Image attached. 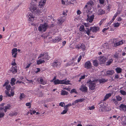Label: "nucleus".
Masks as SVG:
<instances>
[{"mask_svg": "<svg viewBox=\"0 0 126 126\" xmlns=\"http://www.w3.org/2000/svg\"><path fill=\"white\" fill-rule=\"evenodd\" d=\"M30 9L33 13L32 14L31 13H29L27 16L29 17L28 20L30 21H33L34 18V15L35 14L39 13L40 11L38 9L37 6L33 3H32L30 5Z\"/></svg>", "mask_w": 126, "mask_h": 126, "instance_id": "1", "label": "nucleus"}, {"mask_svg": "<svg viewBox=\"0 0 126 126\" xmlns=\"http://www.w3.org/2000/svg\"><path fill=\"white\" fill-rule=\"evenodd\" d=\"M99 28L97 27H91L89 29L88 28H86V30L85 32H86V33L90 36L91 31L93 32H96L99 31Z\"/></svg>", "mask_w": 126, "mask_h": 126, "instance_id": "2", "label": "nucleus"}, {"mask_svg": "<svg viewBox=\"0 0 126 126\" xmlns=\"http://www.w3.org/2000/svg\"><path fill=\"white\" fill-rule=\"evenodd\" d=\"M49 27L47 24L45 23L44 24H41L38 27V30L40 32H45Z\"/></svg>", "mask_w": 126, "mask_h": 126, "instance_id": "3", "label": "nucleus"}, {"mask_svg": "<svg viewBox=\"0 0 126 126\" xmlns=\"http://www.w3.org/2000/svg\"><path fill=\"white\" fill-rule=\"evenodd\" d=\"M86 83L88 84L90 90H93L95 89L96 86V83L94 81H92L91 80L87 81Z\"/></svg>", "mask_w": 126, "mask_h": 126, "instance_id": "4", "label": "nucleus"}, {"mask_svg": "<svg viewBox=\"0 0 126 126\" xmlns=\"http://www.w3.org/2000/svg\"><path fill=\"white\" fill-rule=\"evenodd\" d=\"M84 67L87 69H88L91 68L92 65L90 61H88L86 62L84 64Z\"/></svg>", "mask_w": 126, "mask_h": 126, "instance_id": "5", "label": "nucleus"}, {"mask_svg": "<svg viewBox=\"0 0 126 126\" xmlns=\"http://www.w3.org/2000/svg\"><path fill=\"white\" fill-rule=\"evenodd\" d=\"M100 62L101 63H103L107 60L106 57L104 56H100L99 58Z\"/></svg>", "mask_w": 126, "mask_h": 126, "instance_id": "6", "label": "nucleus"}, {"mask_svg": "<svg viewBox=\"0 0 126 126\" xmlns=\"http://www.w3.org/2000/svg\"><path fill=\"white\" fill-rule=\"evenodd\" d=\"M79 90L82 92L84 93H86L87 91V88L84 85H82L81 86Z\"/></svg>", "mask_w": 126, "mask_h": 126, "instance_id": "7", "label": "nucleus"}, {"mask_svg": "<svg viewBox=\"0 0 126 126\" xmlns=\"http://www.w3.org/2000/svg\"><path fill=\"white\" fill-rule=\"evenodd\" d=\"M87 20L89 22H92L93 21L94 17V15H92L91 16H90L88 15H87Z\"/></svg>", "mask_w": 126, "mask_h": 126, "instance_id": "8", "label": "nucleus"}, {"mask_svg": "<svg viewBox=\"0 0 126 126\" xmlns=\"http://www.w3.org/2000/svg\"><path fill=\"white\" fill-rule=\"evenodd\" d=\"M46 1V0H41L39 2V7L41 8H43L45 5Z\"/></svg>", "mask_w": 126, "mask_h": 126, "instance_id": "9", "label": "nucleus"}, {"mask_svg": "<svg viewBox=\"0 0 126 126\" xmlns=\"http://www.w3.org/2000/svg\"><path fill=\"white\" fill-rule=\"evenodd\" d=\"M84 99H85L83 98L78 99L74 102L72 103V105H75L76 103H77L79 102H82Z\"/></svg>", "mask_w": 126, "mask_h": 126, "instance_id": "10", "label": "nucleus"}, {"mask_svg": "<svg viewBox=\"0 0 126 126\" xmlns=\"http://www.w3.org/2000/svg\"><path fill=\"white\" fill-rule=\"evenodd\" d=\"M119 107L121 110H123L124 112L126 111V105L123 104H121Z\"/></svg>", "mask_w": 126, "mask_h": 126, "instance_id": "11", "label": "nucleus"}, {"mask_svg": "<svg viewBox=\"0 0 126 126\" xmlns=\"http://www.w3.org/2000/svg\"><path fill=\"white\" fill-rule=\"evenodd\" d=\"M113 46L115 47L120 45H121L123 44V43L122 40L118 42H117L115 43L114 42H113Z\"/></svg>", "mask_w": 126, "mask_h": 126, "instance_id": "12", "label": "nucleus"}, {"mask_svg": "<svg viewBox=\"0 0 126 126\" xmlns=\"http://www.w3.org/2000/svg\"><path fill=\"white\" fill-rule=\"evenodd\" d=\"M62 80H60L58 79H57L54 80L53 82L55 85H57L59 84H62Z\"/></svg>", "mask_w": 126, "mask_h": 126, "instance_id": "13", "label": "nucleus"}, {"mask_svg": "<svg viewBox=\"0 0 126 126\" xmlns=\"http://www.w3.org/2000/svg\"><path fill=\"white\" fill-rule=\"evenodd\" d=\"M114 73V72L113 70H108L106 72L107 75L108 76L112 75Z\"/></svg>", "mask_w": 126, "mask_h": 126, "instance_id": "14", "label": "nucleus"}, {"mask_svg": "<svg viewBox=\"0 0 126 126\" xmlns=\"http://www.w3.org/2000/svg\"><path fill=\"white\" fill-rule=\"evenodd\" d=\"M97 13L98 15H102L105 13V11L103 10L100 9L98 10Z\"/></svg>", "mask_w": 126, "mask_h": 126, "instance_id": "15", "label": "nucleus"}, {"mask_svg": "<svg viewBox=\"0 0 126 126\" xmlns=\"http://www.w3.org/2000/svg\"><path fill=\"white\" fill-rule=\"evenodd\" d=\"M61 40V38L59 37H56L53 40V42L54 43L57 42L58 43L60 42Z\"/></svg>", "mask_w": 126, "mask_h": 126, "instance_id": "16", "label": "nucleus"}, {"mask_svg": "<svg viewBox=\"0 0 126 126\" xmlns=\"http://www.w3.org/2000/svg\"><path fill=\"white\" fill-rule=\"evenodd\" d=\"M58 61L57 60H55L54 61L53 63H52V66L54 67H57L58 65Z\"/></svg>", "mask_w": 126, "mask_h": 126, "instance_id": "17", "label": "nucleus"}, {"mask_svg": "<svg viewBox=\"0 0 126 126\" xmlns=\"http://www.w3.org/2000/svg\"><path fill=\"white\" fill-rule=\"evenodd\" d=\"M12 70H11L10 71H12L13 74H15L17 72V69H16V66L14 67L12 66Z\"/></svg>", "mask_w": 126, "mask_h": 126, "instance_id": "18", "label": "nucleus"}, {"mask_svg": "<svg viewBox=\"0 0 126 126\" xmlns=\"http://www.w3.org/2000/svg\"><path fill=\"white\" fill-rule=\"evenodd\" d=\"M86 30V28L85 29H85L84 28V26L83 25H82L79 28V30L81 32H84V33H86V32H85V31Z\"/></svg>", "mask_w": 126, "mask_h": 126, "instance_id": "19", "label": "nucleus"}, {"mask_svg": "<svg viewBox=\"0 0 126 126\" xmlns=\"http://www.w3.org/2000/svg\"><path fill=\"white\" fill-rule=\"evenodd\" d=\"M62 84H65L66 85L70 84L69 83L70 81L68 80L65 81L64 80H62Z\"/></svg>", "mask_w": 126, "mask_h": 126, "instance_id": "20", "label": "nucleus"}, {"mask_svg": "<svg viewBox=\"0 0 126 126\" xmlns=\"http://www.w3.org/2000/svg\"><path fill=\"white\" fill-rule=\"evenodd\" d=\"M49 56L48 53H44V57L43 59H47L48 60L49 58Z\"/></svg>", "mask_w": 126, "mask_h": 126, "instance_id": "21", "label": "nucleus"}, {"mask_svg": "<svg viewBox=\"0 0 126 126\" xmlns=\"http://www.w3.org/2000/svg\"><path fill=\"white\" fill-rule=\"evenodd\" d=\"M98 105L100 106V108H104L106 106V104L105 103L101 102L98 104Z\"/></svg>", "mask_w": 126, "mask_h": 126, "instance_id": "22", "label": "nucleus"}, {"mask_svg": "<svg viewBox=\"0 0 126 126\" xmlns=\"http://www.w3.org/2000/svg\"><path fill=\"white\" fill-rule=\"evenodd\" d=\"M87 4L88 5L89 8H90L93 6L94 5V3L92 1H90L87 2Z\"/></svg>", "mask_w": 126, "mask_h": 126, "instance_id": "23", "label": "nucleus"}, {"mask_svg": "<svg viewBox=\"0 0 126 126\" xmlns=\"http://www.w3.org/2000/svg\"><path fill=\"white\" fill-rule=\"evenodd\" d=\"M16 79L14 78H12L11 80L10 83L12 86H13L15 84V82L16 81Z\"/></svg>", "mask_w": 126, "mask_h": 126, "instance_id": "24", "label": "nucleus"}, {"mask_svg": "<svg viewBox=\"0 0 126 126\" xmlns=\"http://www.w3.org/2000/svg\"><path fill=\"white\" fill-rule=\"evenodd\" d=\"M45 62V61L44 60L40 59L37 61V64L39 65L42 64V63L44 62Z\"/></svg>", "mask_w": 126, "mask_h": 126, "instance_id": "25", "label": "nucleus"}, {"mask_svg": "<svg viewBox=\"0 0 126 126\" xmlns=\"http://www.w3.org/2000/svg\"><path fill=\"white\" fill-rule=\"evenodd\" d=\"M117 73H119L122 72V69L120 67H118L115 69Z\"/></svg>", "mask_w": 126, "mask_h": 126, "instance_id": "26", "label": "nucleus"}, {"mask_svg": "<svg viewBox=\"0 0 126 126\" xmlns=\"http://www.w3.org/2000/svg\"><path fill=\"white\" fill-rule=\"evenodd\" d=\"M93 63L94 66H97L98 65V61L97 60H94L93 61Z\"/></svg>", "mask_w": 126, "mask_h": 126, "instance_id": "27", "label": "nucleus"}, {"mask_svg": "<svg viewBox=\"0 0 126 126\" xmlns=\"http://www.w3.org/2000/svg\"><path fill=\"white\" fill-rule=\"evenodd\" d=\"M17 50L16 48H14L13 49L12 51V55H13L14 53H17Z\"/></svg>", "mask_w": 126, "mask_h": 126, "instance_id": "28", "label": "nucleus"}, {"mask_svg": "<svg viewBox=\"0 0 126 126\" xmlns=\"http://www.w3.org/2000/svg\"><path fill=\"white\" fill-rule=\"evenodd\" d=\"M112 62L113 60L112 59H110L107 62L106 65H110L112 63Z\"/></svg>", "mask_w": 126, "mask_h": 126, "instance_id": "29", "label": "nucleus"}, {"mask_svg": "<svg viewBox=\"0 0 126 126\" xmlns=\"http://www.w3.org/2000/svg\"><path fill=\"white\" fill-rule=\"evenodd\" d=\"M111 95V94L110 93L108 94H107L105 96V98L104 99V101H105L106 100L108 99L110 97Z\"/></svg>", "mask_w": 126, "mask_h": 126, "instance_id": "30", "label": "nucleus"}, {"mask_svg": "<svg viewBox=\"0 0 126 126\" xmlns=\"http://www.w3.org/2000/svg\"><path fill=\"white\" fill-rule=\"evenodd\" d=\"M68 92L62 90L61 91V95H67Z\"/></svg>", "mask_w": 126, "mask_h": 126, "instance_id": "31", "label": "nucleus"}, {"mask_svg": "<svg viewBox=\"0 0 126 126\" xmlns=\"http://www.w3.org/2000/svg\"><path fill=\"white\" fill-rule=\"evenodd\" d=\"M17 112H13L11 113H10L9 114V115L11 117L13 116H16L17 115Z\"/></svg>", "mask_w": 126, "mask_h": 126, "instance_id": "32", "label": "nucleus"}, {"mask_svg": "<svg viewBox=\"0 0 126 126\" xmlns=\"http://www.w3.org/2000/svg\"><path fill=\"white\" fill-rule=\"evenodd\" d=\"M99 82L100 83H103L107 81V80L105 79H100L99 80Z\"/></svg>", "mask_w": 126, "mask_h": 126, "instance_id": "33", "label": "nucleus"}, {"mask_svg": "<svg viewBox=\"0 0 126 126\" xmlns=\"http://www.w3.org/2000/svg\"><path fill=\"white\" fill-rule=\"evenodd\" d=\"M64 19L62 18H60L58 20V21L59 22V24L60 25H61L64 22Z\"/></svg>", "mask_w": 126, "mask_h": 126, "instance_id": "34", "label": "nucleus"}, {"mask_svg": "<svg viewBox=\"0 0 126 126\" xmlns=\"http://www.w3.org/2000/svg\"><path fill=\"white\" fill-rule=\"evenodd\" d=\"M25 95L23 93H21L19 97V98L20 100H22V99L25 97Z\"/></svg>", "mask_w": 126, "mask_h": 126, "instance_id": "35", "label": "nucleus"}, {"mask_svg": "<svg viewBox=\"0 0 126 126\" xmlns=\"http://www.w3.org/2000/svg\"><path fill=\"white\" fill-rule=\"evenodd\" d=\"M14 88H11V91L10 92L11 95L12 96H13L14 94Z\"/></svg>", "mask_w": 126, "mask_h": 126, "instance_id": "36", "label": "nucleus"}, {"mask_svg": "<svg viewBox=\"0 0 126 126\" xmlns=\"http://www.w3.org/2000/svg\"><path fill=\"white\" fill-rule=\"evenodd\" d=\"M71 106V103H70L69 104H68L66 105L65 106H64V109H67V110H68V109H67V108L69 107V106Z\"/></svg>", "mask_w": 126, "mask_h": 126, "instance_id": "37", "label": "nucleus"}, {"mask_svg": "<svg viewBox=\"0 0 126 126\" xmlns=\"http://www.w3.org/2000/svg\"><path fill=\"white\" fill-rule=\"evenodd\" d=\"M113 25L114 27H117L119 26L120 24L118 22H117L114 24Z\"/></svg>", "mask_w": 126, "mask_h": 126, "instance_id": "38", "label": "nucleus"}, {"mask_svg": "<svg viewBox=\"0 0 126 126\" xmlns=\"http://www.w3.org/2000/svg\"><path fill=\"white\" fill-rule=\"evenodd\" d=\"M9 83V81L8 80H6V81L5 82L4 84L3 85V87H4L5 86H6L8 85Z\"/></svg>", "mask_w": 126, "mask_h": 126, "instance_id": "39", "label": "nucleus"}, {"mask_svg": "<svg viewBox=\"0 0 126 126\" xmlns=\"http://www.w3.org/2000/svg\"><path fill=\"white\" fill-rule=\"evenodd\" d=\"M120 92L123 95H125L126 94V92L124 90H120Z\"/></svg>", "mask_w": 126, "mask_h": 126, "instance_id": "40", "label": "nucleus"}, {"mask_svg": "<svg viewBox=\"0 0 126 126\" xmlns=\"http://www.w3.org/2000/svg\"><path fill=\"white\" fill-rule=\"evenodd\" d=\"M40 83L42 84H46V82L45 81H43V80L42 79H41L40 80Z\"/></svg>", "mask_w": 126, "mask_h": 126, "instance_id": "41", "label": "nucleus"}, {"mask_svg": "<svg viewBox=\"0 0 126 126\" xmlns=\"http://www.w3.org/2000/svg\"><path fill=\"white\" fill-rule=\"evenodd\" d=\"M75 93L76 94L77 93L76 91V89H73L71 90L70 91V93Z\"/></svg>", "mask_w": 126, "mask_h": 126, "instance_id": "42", "label": "nucleus"}, {"mask_svg": "<svg viewBox=\"0 0 126 126\" xmlns=\"http://www.w3.org/2000/svg\"><path fill=\"white\" fill-rule=\"evenodd\" d=\"M11 88V86L10 85H9L8 86H6V88L7 90L8 91H9Z\"/></svg>", "mask_w": 126, "mask_h": 126, "instance_id": "43", "label": "nucleus"}, {"mask_svg": "<svg viewBox=\"0 0 126 126\" xmlns=\"http://www.w3.org/2000/svg\"><path fill=\"white\" fill-rule=\"evenodd\" d=\"M68 110H67V109H65L62 112L61 114H65L66 113L67 111H68Z\"/></svg>", "mask_w": 126, "mask_h": 126, "instance_id": "44", "label": "nucleus"}, {"mask_svg": "<svg viewBox=\"0 0 126 126\" xmlns=\"http://www.w3.org/2000/svg\"><path fill=\"white\" fill-rule=\"evenodd\" d=\"M11 106L9 104L7 105V106L5 107V108L6 109H10Z\"/></svg>", "mask_w": 126, "mask_h": 126, "instance_id": "45", "label": "nucleus"}, {"mask_svg": "<svg viewBox=\"0 0 126 126\" xmlns=\"http://www.w3.org/2000/svg\"><path fill=\"white\" fill-rule=\"evenodd\" d=\"M9 91H5V93L6 94H7L8 96L9 97H11V95L10 94H9Z\"/></svg>", "mask_w": 126, "mask_h": 126, "instance_id": "46", "label": "nucleus"}, {"mask_svg": "<svg viewBox=\"0 0 126 126\" xmlns=\"http://www.w3.org/2000/svg\"><path fill=\"white\" fill-rule=\"evenodd\" d=\"M116 98L117 100L119 101H120L122 99V97L119 96H116Z\"/></svg>", "mask_w": 126, "mask_h": 126, "instance_id": "47", "label": "nucleus"}, {"mask_svg": "<svg viewBox=\"0 0 126 126\" xmlns=\"http://www.w3.org/2000/svg\"><path fill=\"white\" fill-rule=\"evenodd\" d=\"M59 105L62 107H63L65 106V104L63 102H61L59 103Z\"/></svg>", "mask_w": 126, "mask_h": 126, "instance_id": "48", "label": "nucleus"}, {"mask_svg": "<svg viewBox=\"0 0 126 126\" xmlns=\"http://www.w3.org/2000/svg\"><path fill=\"white\" fill-rule=\"evenodd\" d=\"M80 48L82 49L83 50H84L85 48V45H84L81 44L80 46Z\"/></svg>", "mask_w": 126, "mask_h": 126, "instance_id": "49", "label": "nucleus"}, {"mask_svg": "<svg viewBox=\"0 0 126 126\" xmlns=\"http://www.w3.org/2000/svg\"><path fill=\"white\" fill-rule=\"evenodd\" d=\"M89 108V109L90 110H92L95 108V107L94 106H92L91 107H88Z\"/></svg>", "mask_w": 126, "mask_h": 126, "instance_id": "50", "label": "nucleus"}, {"mask_svg": "<svg viewBox=\"0 0 126 126\" xmlns=\"http://www.w3.org/2000/svg\"><path fill=\"white\" fill-rule=\"evenodd\" d=\"M26 105L27 106H29V108H30L31 107V104L29 102L27 103H26Z\"/></svg>", "mask_w": 126, "mask_h": 126, "instance_id": "51", "label": "nucleus"}, {"mask_svg": "<svg viewBox=\"0 0 126 126\" xmlns=\"http://www.w3.org/2000/svg\"><path fill=\"white\" fill-rule=\"evenodd\" d=\"M125 120L123 122V124L124 125L126 126V116L125 117Z\"/></svg>", "mask_w": 126, "mask_h": 126, "instance_id": "52", "label": "nucleus"}, {"mask_svg": "<svg viewBox=\"0 0 126 126\" xmlns=\"http://www.w3.org/2000/svg\"><path fill=\"white\" fill-rule=\"evenodd\" d=\"M4 113H0V118L3 117L4 115Z\"/></svg>", "mask_w": 126, "mask_h": 126, "instance_id": "53", "label": "nucleus"}, {"mask_svg": "<svg viewBox=\"0 0 126 126\" xmlns=\"http://www.w3.org/2000/svg\"><path fill=\"white\" fill-rule=\"evenodd\" d=\"M84 25L86 27H89L90 25L89 23H84Z\"/></svg>", "mask_w": 126, "mask_h": 126, "instance_id": "54", "label": "nucleus"}, {"mask_svg": "<svg viewBox=\"0 0 126 126\" xmlns=\"http://www.w3.org/2000/svg\"><path fill=\"white\" fill-rule=\"evenodd\" d=\"M44 55V53H43L42 54H41L38 57V59H39L43 56Z\"/></svg>", "mask_w": 126, "mask_h": 126, "instance_id": "55", "label": "nucleus"}, {"mask_svg": "<svg viewBox=\"0 0 126 126\" xmlns=\"http://www.w3.org/2000/svg\"><path fill=\"white\" fill-rule=\"evenodd\" d=\"M100 3L101 4H103L104 3V0H99Z\"/></svg>", "mask_w": 126, "mask_h": 126, "instance_id": "56", "label": "nucleus"}, {"mask_svg": "<svg viewBox=\"0 0 126 126\" xmlns=\"http://www.w3.org/2000/svg\"><path fill=\"white\" fill-rule=\"evenodd\" d=\"M82 58V56L81 55H80L78 59V62H79L80 61L81 59Z\"/></svg>", "mask_w": 126, "mask_h": 126, "instance_id": "57", "label": "nucleus"}, {"mask_svg": "<svg viewBox=\"0 0 126 126\" xmlns=\"http://www.w3.org/2000/svg\"><path fill=\"white\" fill-rule=\"evenodd\" d=\"M85 8H89V6L88 5V4H87V3L85 5V7L84 8V9H85Z\"/></svg>", "mask_w": 126, "mask_h": 126, "instance_id": "58", "label": "nucleus"}, {"mask_svg": "<svg viewBox=\"0 0 126 126\" xmlns=\"http://www.w3.org/2000/svg\"><path fill=\"white\" fill-rule=\"evenodd\" d=\"M109 28H104L102 30V32H104V31H106Z\"/></svg>", "mask_w": 126, "mask_h": 126, "instance_id": "59", "label": "nucleus"}, {"mask_svg": "<svg viewBox=\"0 0 126 126\" xmlns=\"http://www.w3.org/2000/svg\"><path fill=\"white\" fill-rule=\"evenodd\" d=\"M118 56V55H117V54H114L113 55V57L114 58H117Z\"/></svg>", "mask_w": 126, "mask_h": 126, "instance_id": "60", "label": "nucleus"}, {"mask_svg": "<svg viewBox=\"0 0 126 126\" xmlns=\"http://www.w3.org/2000/svg\"><path fill=\"white\" fill-rule=\"evenodd\" d=\"M31 65V63L29 64L25 68L26 69L29 68V67Z\"/></svg>", "mask_w": 126, "mask_h": 126, "instance_id": "61", "label": "nucleus"}, {"mask_svg": "<svg viewBox=\"0 0 126 126\" xmlns=\"http://www.w3.org/2000/svg\"><path fill=\"white\" fill-rule=\"evenodd\" d=\"M85 78V75H83V76H82L81 78H80V79H84Z\"/></svg>", "mask_w": 126, "mask_h": 126, "instance_id": "62", "label": "nucleus"}, {"mask_svg": "<svg viewBox=\"0 0 126 126\" xmlns=\"http://www.w3.org/2000/svg\"><path fill=\"white\" fill-rule=\"evenodd\" d=\"M77 13L78 15H79L81 13V12L79 10H78L77 12Z\"/></svg>", "mask_w": 126, "mask_h": 126, "instance_id": "63", "label": "nucleus"}, {"mask_svg": "<svg viewBox=\"0 0 126 126\" xmlns=\"http://www.w3.org/2000/svg\"><path fill=\"white\" fill-rule=\"evenodd\" d=\"M73 62H71V63H68L67 64V65H72L73 64Z\"/></svg>", "mask_w": 126, "mask_h": 126, "instance_id": "64", "label": "nucleus"}]
</instances>
